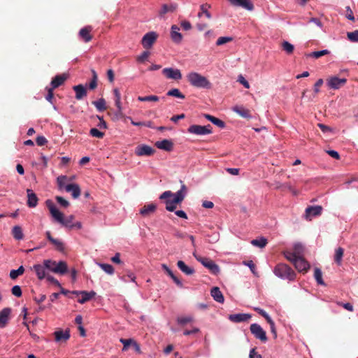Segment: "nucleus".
<instances>
[{"instance_id":"obj_12","label":"nucleus","mask_w":358,"mask_h":358,"mask_svg":"<svg viewBox=\"0 0 358 358\" xmlns=\"http://www.w3.org/2000/svg\"><path fill=\"white\" fill-rule=\"evenodd\" d=\"M231 5L234 6H239L248 10H252L254 6L249 0H227Z\"/></svg>"},{"instance_id":"obj_31","label":"nucleus","mask_w":358,"mask_h":358,"mask_svg":"<svg viewBox=\"0 0 358 358\" xmlns=\"http://www.w3.org/2000/svg\"><path fill=\"white\" fill-rule=\"evenodd\" d=\"M177 6L173 3L170 4H164L162 6V9L159 11V14L161 17H163L165 14L168 13H173L176 10Z\"/></svg>"},{"instance_id":"obj_4","label":"nucleus","mask_w":358,"mask_h":358,"mask_svg":"<svg viewBox=\"0 0 358 358\" xmlns=\"http://www.w3.org/2000/svg\"><path fill=\"white\" fill-rule=\"evenodd\" d=\"M43 264L47 270L55 273L64 275L68 271L67 264L64 261L57 262L51 259H45Z\"/></svg>"},{"instance_id":"obj_2","label":"nucleus","mask_w":358,"mask_h":358,"mask_svg":"<svg viewBox=\"0 0 358 358\" xmlns=\"http://www.w3.org/2000/svg\"><path fill=\"white\" fill-rule=\"evenodd\" d=\"M189 83L194 87L202 89H210L211 83L202 75L196 72H192L187 76Z\"/></svg>"},{"instance_id":"obj_27","label":"nucleus","mask_w":358,"mask_h":358,"mask_svg":"<svg viewBox=\"0 0 358 358\" xmlns=\"http://www.w3.org/2000/svg\"><path fill=\"white\" fill-rule=\"evenodd\" d=\"M95 295L96 292L94 291H83L81 294V298L78 299V302L80 304H83L94 297Z\"/></svg>"},{"instance_id":"obj_45","label":"nucleus","mask_w":358,"mask_h":358,"mask_svg":"<svg viewBox=\"0 0 358 358\" xmlns=\"http://www.w3.org/2000/svg\"><path fill=\"white\" fill-rule=\"evenodd\" d=\"M314 277H315V279L316 280L317 282L319 285H324V282L322 279V271L319 268H315Z\"/></svg>"},{"instance_id":"obj_38","label":"nucleus","mask_w":358,"mask_h":358,"mask_svg":"<svg viewBox=\"0 0 358 358\" xmlns=\"http://www.w3.org/2000/svg\"><path fill=\"white\" fill-rule=\"evenodd\" d=\"M267 243H268L267 239L264 237H261V238H257V239H253L251 241V244L252 245L260 248H264L266 245Z\"/></svg>"},{"instance_id":"obj_47","label":"nucleus","mask_w":358,"mask_h":358,"mask_svg":"<svg viewBox=\"0 0 358 358\" xmlns=\"http://www.w3.org/2000/svg\"><path fill=\"white\" fill-rule=\"evenodd\" d=\"M329 53V51L328 50H323L320 51H315L310 54L306 55L307 57H312L314 58H320L324 55H328Z\"/></svg>"},{"instance_id":"obj_63","label":"nucleus","mask_w":358,"mask_h":358,"mask_svg":"<svg viewBox=\"0 0 358 358\" xmlns=\"http://www.w3.org/2000/svg\"><path fill=\"white\" fill-rule=\"evenodd\" d=\"M238 81L241 84H242L246 89H249L250 88L249 83L245 79V78L242 75H240L238 76Z\"/></svg>"},{"instance_id":"obj_34","label":"nucleus","mask_w":358,"mask_h":358,"mask_svg":"<svg viewBox=\"0 0 358 358\" xmlns=\"http://www.w3.org/2000/svg\"><path fill=\"white\" fill-rule=\"evenodd\" d=\"M12 235L17 241H20L24 238V234L21 227L15 225L12 229Z\"/></svg>"},{"instance_id":"obj_35","label":"nucleus","mask_w":358,"mask_h":358,"mask_svg":"<svg viewBox=\"0 0 358 358\" xmlns=\"http://www.w3.org/2000/svg\"><path fill=\"white\" fill-rule=\"evenodd\" d=\"M343 255H344V249L343 248L339 247L337 249H336L334 259V262H336V264L337 265H338V266L341 265Z\"/></svg>"},{"instance_id":"obj_7","label":"nucleus","mask_w":358,"mask_h":358,"mask_svg":"<svg viewBox=\"0 0 358 358\" xmlns=\"http://www.w3.org/2000/svg\"><path fill=\"white\" fill-rule=\"evenodd\" d=\"M162 74L168 79L180 80L182 78L180 70L173 68H165L162 71Z\"/></svg>"},{"instance_id":"obj_49","label":"nucleus","mask_w":358,"mask_h":358,"mask_svg":"<svg viewBox=\"0 0 358 358\" xmlns=\"http://www.w3.org/2000/svg\"><path fill=\"white\" fill-rule=\"evenodd\" d=\"M282 48L288 55L292 54L294 49V45L288 41H284L282 43Z\"/></svg>"},{"instance_id":"obj_37","label":"nucleus","mask_w":358,"mask_h":358,"mask_svg":"<svg viewBox=\"0 0 358 358\" xmlns=\"http://www.w3.org/2000/svg\"><path fill=\"white\" fill-rule=\"evenodd\" d=\"M192 322H194V317L192 315L180 316L177 318L178 324L182 327Z\"/></svg>"},{"instance_id":"obj_17","label":"nucleus","mask_w":358,"mask_h":358,"mask_svg":"<svg viewBox=\"0 0 358 358\" xmlns=\"http://www.w3.org/2000/svg\"><path fill=\"white\" fill-rule=\"evenodd\" d=\"M27 206L29 208H34L38 204V197L36 194L29 189H27Z\"/></svg>"},{"instance_id":"obj_8","label":"nucleus","mask_w":358,"mask_h":358,"mask_svg":"<svg viewBox=\"0 0 358 358\" xmlns=\"http://www.w3.org/2000/svg\"><path fill=\"white\" fill-rule=\"evenodd\" d=\"M293 264L299 272L306 273L310 268L309 263L301 256L296 259Z\"/></svg>"},{"instance_id":"obj_53","label":"nucleus","mask_w":358,"mask_h":358,"mask_svg":"<svg viewBox=\"0 0 358 358\" xmlns=\"http://www.w3.org/2000/svg\"><path fill=\"white\" fill-rule=\"evenodd\" d=\"M284 255L285 258L291 262L292 264L294 262L296 258H298L299 256H297L296 253L294 252H284Z\"/></svg>"},{"instance_id":"obj_22","label":"nucleus","mask_w":358,"mask_h":358,"mask_svg":"<svg viewBox=\"0 0 358 358\" xmlns=\"http://www.w3.org/2000/svg\"><path fill=\"white\" fill-rule=\"evenodd\" d=\"M91 30L92 27L87 26L82 28L79 31L80 38L85 43L90 42L92 40V36L90 35Z\"/></svg>"},{"instance_id":"obj_29","label":"nucleus","mask_w":358,"mask_h":358,"mask_svg":"<svg viewBox=\"0 0 358 358\" xmlns=\"http://www.w3.org/2000/svg\"><path fill=\"white\" fill-rule=\"evenodd\" d=\"M203 266L209 269L210 271L213 274H217L220 272V268L218 265L210 259H208Z\"/></svg>"},{"instance_id":"obj_44","label":"nucleus","mask_w":358,"mask_h":358,"mask_svg":"<svg viewBox=\"0 0 358 358\" xmlns=\"http://www.w3.org/2000/svg\"><path fill=\"white\" fill-rule=\"evenodd\" d=\"M24 271V268L23 267V266H20L17 269H13V270H11L10 272V278L11 279H15L17 278L19 275H21L23 274Z\"/></svg>"},{"instance_id":"obj_20","label":"nucleus","mask_w":358,"mask_h":358,"mask_svg":"<svg viewBox=\"0 0 358 358\" xmlns=\"http://www.w3.org/2000/svg\"><path fill=\"white\" fill-rule=\"evenodd\" d=\"M33 268L39 280H43L47 276L45 272L47 269L43 263V264H34Z\"/></svg>"},{"instance_id":"obj_33","label":"nucleus","mask_w":358,"mask_h":358,"mask_svg":"<svg viewBox=\"0 0 358 358\" xmlns=\"http://www.w3.org/2000/svg\"><path fill=\"white\" fill-rule=\"evenodd\" d=\"M162 267L164 269L166 273L173 279L174 282L179 286L180 287H182L183 285L180 279L174 275L172 271L165 264H162Z\"/></svg>"},{"instance_id":"obj_30","label":"nucleus","mask_w":358,"mask_h":358,"mask_svg":"<svg viewBox=\"0 0 358 358\" xmlns=\"http://www.w3.org/2000/svg\"><path fill=\"white\" fill-rule=\"evenodd\" d=\"M55 337L56 341H66L70 338V333L69 331H57L55 332Z\"/></svg>"},{"instance_id":"obj_57","label":"nucleus","mask_w":358,"mask_h":358,"mask_svg":"<svg viewBox=\"0 0 358 358\" xmlns=\"http://www.w3.org/2000/svg\"><path fill=\"white\" fill-rule=\"evenodd\" d=\"M45 90L48 91V94L45 96V99L50 103L53 104V90L50 88L49 87H46Z\"/></svg>"},{"instance_id":"obj_48","label":"nucleus","mask_w":358,"mask_h":358,"mask_svg":"<svg viewBox=\"0 0 358 358\" xmlns=\"http://www.w3.org/2000/svg\"><path fill=\"white\" fill-rule=\"evenodd\" d=\"M51 243L55 246V248L58 251H59V252L64 251L65 246H64V243L62 241L55 238Z\"/></svg>"},{"instance_id":"obj_18","label":"nucleus","mask_w":358,"mask_h":358,"mask_svg":"<svg viewBox=\"0 0 358 358\" xmlns=\"http://www.w3.org/2000/svg\"><path fill=\"white\" fill-rule=\"evenodd\" d=\"M233 110L242 117L250 119L252 117L250 110L245 108L243 106H235Z\"/></svg>"},{"instance_id":"obj_54","label":"nucleus","mask_w":358,"mask_h":358,"mask_svg":"<svg viewBox=\"0 0 358 358\" xmlns=\"http://www.w3.org/2000/svg\"><path fill=\"white\" fill-rule=\"evenodd\" d=\"M348 38L350 41L358 42V30L352 32H348Z\"/></svg>"},{"instance_id":"obj_42","label":"nucleus","mask_w":358,"mask_h":358,"mask_svg":"<svg viewBox=\"0 0 358 358\" xmlns=\"http://www.w3.org/2000/svg\"><path fill=\"white\" fill-rule=\"evenodd\" d=\"M166 95L169 96H175L181 99H184L185 98V95L181 93L178 89L176 88L169 90L166 93Z\"/></svg>"},{"instance_id":"obj_64","label":"nucleus","mask_w":358,"mask_h":358,"mask_svg":"<svg viewBox=\"0 0 358 358\" xmlns=\"http://www.w3.org/2000/svg\"><path fill=\"white\" fill-rule=\"evenodd\" d=\"M323 83V80L320 78L315 83L313 90L315 94H317L320 92V87L322 85Z\"/></svg>"},{"instance_id":"obj_62","label":"nucleus","mask_w":358,"mask_h":358,"mask_svg":"<svg viewBox=\"0 0 358 358\" xmlns=\"http://www.w3.org/2000/svg\"><path fill=\"white\" fill-rule=\"evenodd\" d=\"M36 142L38 145L43 146L48 141H47V139L43 136H37V138L36 139Z\"/></svg>"},{"instance_id":"obj_56","label":"nucleus","mask_w":358,"mask_h":358,"mask_svg":"<svg viewBox=\"0 0 358 358\" xmlns=\"http://www.w3.org/2000/svg\"><path fill=\"white\" fill-rule=\"evenodd\" d=\"M55 200L60 206L64 208H66L69 206V202L65 199H64L62 196H57L55 197Z\"/></svg>"},{"instance_id":"obj_24","label":"nucleus","mask_w":358,"mask_h":358,"mask_svg":"<svg viewBox=\"0 0 358 358\" xmlns=\"http://www.w3.org/2000/svg\"><path fill=\"white\" fill-rule=\"evenodd\" d=\"M158 149L171 152L173 149V142L169 139H164L161 141H158Z\"/></svg>"},{"instance_id":"obj_32","label":"nucleus","mask_w":358,"mask_h":358,"mask_svg":"<svg viewBox=\"0 0 358 358\" xmlns=\"http://www.w3.org/2000/svg\"><path fill=\"white\" fill-rule=\"evenodd\" d=\"M156 208L157 206L154 203L145 205L140 210V213L143 216H148L151 213H154L156 210Z\"/></svg>"},{"instance_id":"obj_9","label":"nucleus","mask_w":358,"mask_h":358,"mask_svg":"<svg viewBox=\"0 0 358 358\" xmlns=\"http://www.w3.org/2000/svg\"><path fill=\"white\" fill-rule=\"evenodd\" d=\"M157 38V34L155 31L147 33L142 38L141 43L144 48L149 49L152 47Z\"/></svg>"},{"instance_id":"obj_59","label":"nucleus","mask_w":358,"mask_h":358,"mask_svg":"<svg viewBox=\"0 0 358 358\" xmlns=\"http://www.w3.org/2000/svg\"><path fill=\"white\" fill-rule=\"evenodd\" d=\"M120 342L123 344L122 350H126L130 345H132L134 341L132 339L121 338Z\"/></svg>"},{"instance_id":"obj_28","label":"nucleus","mask_w":358,"mask_h":358,"mask_svg":"<svg viewBox=\"0 0 358 358\" xmlns=\"http://www.w3.org/2000/svg\"><path fill=\"white\" fill-rule=\"evenodd\" d=\"M211 296L213 298L215 301L219 303H223L224 301V296L221 291L220 290L219 287H214L212 288L210 292Z\"/></svg>"},{"instance_id":"obj_43","label":"nucleus","mask_w":358,"mask_h":358,"mask_svg":"<svg viewBox=\"0 0 358 358\" xmlns=\"http://www.w3.org/2000/svg\"><path fill=\"white\" fill-rule=\"evenodd\" d=\"M68 181V178L66 176H59L57 178L58 188L60 190L65 189L66 182Z\"/></svg>"},{"instance_id":"obj_26","label":"nucleus","mask_w":358,"mask_h":358,"mask_svg":"<svg viewBox=\"0 0 358 358\" xmlns=\"http://www.w3.org/2000/svg\"><path fill=\"white\" fill-rule=\"evenodd\" d=\"M177 266L182 273L187 275H193L195 272L193 268L186 265L185 263L182 260H180L177 262Z\"/></svg>"},{"instance_id":"obj_19","label":"nucleus","mask_w":358,"mask_h":358,"mask_svg":"<svg viewBox=\"0 0 358 358\" xmlns=\"http://www.w3.org/2000/svg\"><path fill=\"white\" fill-rule=\"evenodd\" d=\"M65 190L67 192H71L72 196L74 199H77L80 195V189L78 185L77 184H69L65 186Z\"/></svg>"},{"instance_id":"obj_39","label":"nucleus","mask_w":358,"mask_h":358,"mask_svg":"<svg viewBox=\"0 0 358 358\" xmlns=\"http://www.w3.org/2000/svg\"><path fill=\"white\" fill-rule=\"evenodd\" d=\"M166 203V209L168 211L173 212L177 208V205L180 204V203H175L174 202V198L172 199H168L165 201Z\"/></svg>"},{"instance_id":"obj_23","label":"nucleus","mask_w":358,"mask_h":358,"mask_svg":"<svg viewBox=\"0 0 358 358\" xmlns=\"http://www.w3.org/2000/svg\"><path fill=\"white\" fill-rule=\"evenodd\" d=\"M73 90L76 92V99L78 100L82 99L83 97L87 96V90L84 85L80 84L73 87Z\"/></svg>"},{"instance_id":"obj_3","label":"nucleus","mask_w":358,"mask_h":358,"mask_svg":"<svg viewBox=\"0 0 358 358\" xmlns=\"http://www.w3.org/2000/svg\"><path fill=\"white\" fill-rule=\"evenodd\" d=\"M273 273L278 278L289 281L294 280L296 275L290 266L283 263L278 264L273 269Z\"/></svg>"},{"instance_id":"obj_51","label":"nucleus","mask_w":358,"mask_h":358,"mask_svg":"<svg viewBox=\"0 0 358 358\" xmlns=\"http://www.w3.org/2000/svg\"><path fill=\"white\" fill-rule=\"evenodd\" d=\"M90 134L93 136V137H96V138H102L104 136V133L99 131L98 129L96 128H92L90 130Z\"/></svg>"},{"instance_id":"obj_10","label":"nucleus","mask_w":358,"mask_h":358,"mask_svg":"<svg viewBox=\"0 0 358 358\" xmlns=\"http://www.w3.org/2000/svg\"><path fill=\"white\" fill-rule=\"evenodd\" d=\"M322 211L321 206H308L305 211V217L306 220H311L313 217L320 215Z\"/></svg>"},{"instance_id":"obj_61","label":"nucleus","mask_w":358,"mask_h":358,"mask_svg":"<svg viewBox=\"0 0 358 358\" xmlns=\"http://www.w3.org/2000/svg\"><path fill=\"white\" fill-rule=\"evenodd\" d=\"M243 264L246 266H248L250 268L252 273L255 275H257L256 272V266L252 261H247L244 262Z\"/></svg>"},{"instance_id":"obj_40","label":"nucleus","mask_w":358,"mask_h":358,"mask_svg":"<svg viewBox=\"0 0 358 358\" xmlns=\"http://www.w3.org/2000/svg\"><path fill=\"white\" fill-rule=\"evenodd\" d=\"M92 103L99 112H102L105 110L106 108V101L103 98H101L97 101H93Z\"/></svg>"},{"instance_id":"obj_21","label":"nucleus","mask_w":358,"mask_h":358,"mask_svg":"<svg viewBox=\"0 0 358 358\" xmlns=\"http://www.w3.org/2000/svg\"><path fill=\"white\" fill-rule=\"evenodd\" d=\"M179 27L176 25L171 27V37L172 41L176 43H180L182 39V36L179 32Z\"/></svg>"},{"instance_id":"obj_16","label":"nucleus","mask_w":358,"mask_h":358,"mask_svg":"<svg viewBox=\"0 0 358 358\" xmlns=\"http://www.w3.org/2000/svg\"><path fill=\"white\" fill-rule=\"evenodd\" d=\"M251 315L247 313H239L230 315L229 319L233 322H245L251 318Z\"/></svg>"},{"instance_id":"obj_15","label":"nucleus","mask_w":358,"mask_h":358,"mask_svg":"<svg viewBox=\"0 0 358 358\" xmlns=\"http://www.w3.org/2000/svg\"><path fill=\"white\" fill-rule=\"evenodd\" d=\"M67 76L65 74L57 75L54 77L50 83V88L54 90L61 86L66 80Z\"/></svg>"},{"instance_id":"obj_55","label":"nucleus","mask_w":358,"mask_h":358,"mask_svg":"<svg viewBox=\"0 0 358 358\" xmlns=\"http://www.w3.org/2000/svg\"><path fill=\"white\" fill-rule=\"evenodd\" d=\"M150 51L145 50L143 52H142V54L140 55L137 57V61L138 62H140V63H143V62H144L145 61H146L148 59V58L150 56Z\"/></svg>"},{"instance_id":"obj_46","label":"nucleus","mask_w":358,"mask_h":358,"mask_svg":"<svg viewBox=\"0 0 358 358\" xmlns=\"http://www.w3.org/2000/svg\"><path fill=\"white\" fill-rule=\"evenodd\" d=\"M99 266L106 273L109 275H113L114 273V268L113 267L112 265L108 264L100 263L99 264Z\"/></svg>"},{"instance_id":"obj_1","label":"nucleus","mask_w":358,"mask_h":358,"mask_svg":"<svg viewBox=\"0 0 358 358\" xmlns=\"http://www.w3.org/2000/svg\"><path fill=\"white\" fill-rule=\"evenodd\" d=\"M45 203L50 210V213L52 218L55 222L59 223L62 226L64 227L69 229L73 228V215H71L68 216L67 217H64V214L57 208L54 203L50 199L47 200L45 201Z\"/></svg>"},{"instance_id":"obj_11","label":"nucleus","mask_w":358,"mask_h":358,"mask_svg":"<svg viewBox=\"0 0 358 358\" xmlns=\"http://www.w3.org/2000/svg\"><path fill=\"white\" fill-rule=\"evenodd\" d=\"M347 83V80L345 78H339L338 77H331L329 80H327L328 86L334 90L339 89L342 86H343Z\"/></svg>"},{"instance_id":"obj_6","label":"nucleus","mask_w":358,"mask_h":358,"mask_svg":"<svg viewBox=\"0 0 358 358\" xmlns=\"http://www.w3.org/2000/svg\"><path fill=\"white\" fill-rule=\"evenodd\" d=\"M251 333L257 339H259L262 342H266L268 338L266 331L258 324H252L250 327Z\"/></svg>"},{"instance_id":"obj_25","label":"nucleus","mask_w":358,"mask_h":358,"mask_svg":"<svg viewBox=\"0 0 358 358\" xmlns=\"http://www.w3.org/2000/svg\"><path fill=\"white\" fill-rule=\"evenodd\" d=\"M187 192V188L185 185L181 186V189L178 190L176 194H173V197L174 198L175 203H181L185 197Z\"/></svg>"},{"instance_id":"obj_36","label":"nucleus","mask_w":358,"mask_h":358,"mask_svg":"<svg viewBox=\"0 0 358 358\" xmlns=\"http://www.w3.org/2000/svg\"><path fill=\"white\" fill-rule=\"evenodd\" d=\"M204 116L208 120L210 121L213 124L217 125L218 127L224 128L225 127V123L222 120H220L208 114H205Z\"/></svg>"},{"instance_id":"obj_52","label":"nucleus","mask_w":358,"mask_h":358,"mask_svg":"<svg viewBox=\"0 0 358 358\" xmlns=\"http://www.w3.org/2000/svg\"><path fill=\"white\" fill-rule=\"evenodd\" d=\"M233 38L231 37L228 36H222L219 37L216 41L217 45H222L232 41Z\"/></svg>"},{"instance_id":"obj_58","label":"nucleus","mask_w":358,"mask_h":358,"mask_svg":"<svg viewBox=\"0 0 358 358\" xmlns=\"http://www.w3.org/2000/svg\"><path fill=\"white\" fill-rule=\"evenodd\" d=\"M11 292L12 294L17 297H20L22 296V289L20 286L19 285H14L12 287Z\"/></svg>"},{"instance_id":"obj_41","label":"nucleus","mask_w":358,"mask_h":358,"mask_svg":"<svg viewBox=\"0 0 358 358\" xmlns=\"http://www.w3.org/2000/svg\"><path fill=\"white\" fill-rule=\"evenodd\" d=\"M91 72H92V78L88 85V87L90 90H94L97 87L98 76H97V74H96V72L95 71V70L92 69Z\"/></svg>"},{"instance_id":"obj_50","label":"nucleus","mask_w":358,"mask_h":358,"mask_svg":"<svg viewBox=\"0 0 358 358\" xmlns=\"http://www.w3.org/2000/svg\"><path fill=\"white\" fill-rule=\"evenodd\" d=\"M210 7V6L208 3L203 4L201 6V13H199L198 15L199 17L201 16V14L203 13L206 15V16L210 19L211 17L210 13L208 11V9Z\"/></svg>"},{"instance_id":"obj_5","label":"nucleus","mask_w":358,"mask_h":358,"mask_svg":"<svg viewBox=\"0 0 358 358\" xmlns=\"http://www.w3.org/2000/svg\"><path fill=\"white\" fill-rule=\"evenodd\" d=\"M213 128L210 124L205 126L193 124L189 127L187 131L190 134H194L199 136L206 135L212 134Z\"/></svg>"},{"instance_id":"obj_14","label":"nucleus","mask_w":358,"mask_h":358,"mask_svg":"<svg viewBox=\"0 0 358 358\" xmlns=\"http://www.w3.org/2000/svg\"><path fill=\"white\" fill-rule=\"evenodd\" d=\"M10 313L11 309L10 308H4L0 311V328H3L6 326Z\"/></svg>"},{"instance_id":"obj_60","label":"nucleus","mask_w":358,"mask_h":358,"mask_svg":"<svg viewBox=\"0 0 358 358\" xmlns=\"http://www.w3.org/2000/svg\"><path fill=\"white\" fill-rule=\"evenodd\" d=\"M138 99L140 101H157V95H151V96H138Z\"/></svg>"},{"instance_id":"obj_13","label":"nucleus","mask_w":358,"mask_h":358,"mask_svg":"<svg viewBox=\"0 0 358 358\" xmlns=\"http://www.w3.org/2000/svg\"><path fill=\"white\" fill-rule=\"evenodd\" d=\"M135 153L138 156H150L154 153V150L146 145H141L136 147Z\"/></svg>"}]
</instances>
